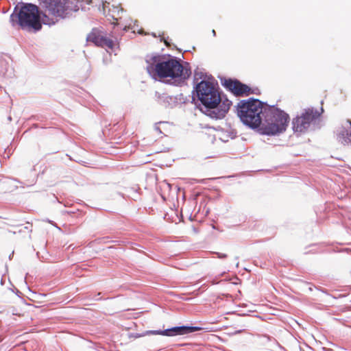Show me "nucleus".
<instances>
[{"instance_id": "obj_1", "label": "nucleus", "mask_w": 351, "mask_h": 351, "mask_svg": "<svg viewBox=\"0 0 351 351\" xmlns=\"http://www.w3.org/2000/svg\"><path fill=\"white\" fill-rule=\"evenodd\" d=\"M146 69L150 75H156L160 78L171 79L179 78L180 80L188 79L191 74V69L174 58H169L167 60H160L159 56L148 57Z\"/></svg>"}, {"instance_id": "obj_2", "label": "nucleus", "mask_w": 351, "mask_h": 351, "mask_svg": "<svg viewBox=\"0 0 351 351\" xmlns=\"http://www.w3.org/2000/svg\"><path fill=\"white\" fill-rule=\"evenodd\" d=\"M44 10V23L51 25L79 10V0H38Z\"/></svg>"}, {"instance_id": "obj_3", "label": "nucleus", "mask_w": 351, "mask_h": 351, "mask_svg": "<svg viewBox=\"0 0 351 351\" xmlns=\"http://www.w3.org/2000/svg\"><path fill=\"white\" fill-rule=\"evenodd\" d=\"M237 114L245 124L252 128L259 127L264 114L263 104L258 99L242 100L237 105Z\"/></svg>"}, {"instance_id": "obj_4", "label": "nucleus", "mask_w": 351, "mask_h": 351, "mask_svg": "<svg viewBox=\"0 0 351 351\" xmlns=\"http://www.w3.org/2000/svg\"><path fill=\"white\" fill-rule=\"evenodd\" d=\"M17 19V24L22 29L36 32L42 29L38 7L34 4H25L19 10L17 14L12 15V19Z\"/></svg>"}, {"instance_id": "obj_5", "label": "nucleus", "mask_w": 351, "mask_h": 351, "mask_svg": "<svg viewBox=\"0 0 351 351\" xmlns=\"http://www.w3.org/2000/svg\"><path fill=\"white\" fill-rule=\"evenodd\" d=\"M289 122L288 114L278 108L270 109L266 115L265 122L262 124L263 134L274 135L284 132Z\"/></svg>"}, {"instance_id": "obj_6", "label": "nucleus", "mask_w": 351, "mask_h": 351, "mask_svg": "<svg viewBox=\"0 0 351 351\" xmlns=\"http://www.w3.org/2000/svg\"><path fill=\"white\" fill-rule=\"evenodd\" d=\"M199 99L208 108H215L221 101L220 95L213 83L202 81L196 86Z\"/></svg>"}, {"instance_id": "obj_7", "label": "nucleus", "mask_w": 351, "mask_h": 351, "mask_svg": "<svg viewBox=\"0 0 351 351\" xmlns=\"http://www.w3.org/2000/svg\"><path fill=\"white\" fill-rule=\"evenodd\" d=\"M319 117L317 110L313 108H308L301 115L293 119V130L295 132L302 133L306 132L311 124Z\"/></svg>"}, {"instance_id": "obj_8", "label": "nucleus", "mask_w": 351, "mask_h": 351, "mask_svg": "<svg viewBox=\"0 0 351 351\" xmlns=\"http://www.w3.org/2000/svg\"><path fill=\"white\" fill-rule=\"evenodd\" d=\"M86 39L98 47L108 49H112L114 47L113 41L108 38L104 32L97 28L93 29Z\"/></svg>"}, {"instance_id": "obj_9", "label": "nucleus", "mask_w": 351, "mask_h": 351, "mask_svg": "<svg viewBox=\"0 0 351 351\" xmlns=\"http://www.w3.org/2000/svg\"><path fill=\"white\" fill-rule=\"evenodd\" d=\"M104 12L108 20L113 25L119 23L122 19L123 9L120 4H114L110 1H106L103 4Z\"/></svg>"}, {"instance_id": "obj_10", "label": "nucleus", "mask_w": 351, "mask_h": 351, "mask_svg": "<svg viewBox=\"0 0 351 351\" xmlns=\"http://www.w3.org/2000/svg\"><path fill=\"white\" fill-rule=\"evenodd\" d=\"M203 328L198 326H176L165 330H152L149 332L153 335H162L165 336L182 335L203 330Z\"/></svg>"}, {"instance_id": "obj_11", "label": "nucleus", "mask_w": 351, "mask_h": 351, "mask_svg": "<svg viewBox=\"0 0 351 351\" xmlns=\"http://www.w3.org/2000/svg\"><path fill=\"white\" fill-rule=\"evenodd\" d=\"M224 85L237 96H248L254 93L250 87L238 80H227L225 81Z\"/></svg>"}, {"instance_id": "obj_12", "label": "nucleus", "mask_w": 351, "mask_h": 351, "mask_svg": "<svg viewBox=\"0 0 351 351\" xmlns=\"http://www.w3.org/2000/svg\"><path fill=\"white\" fill-rule=\"evenodd\" d=\"M338 140L343 145H351V120H346L341 128L337 131Z\"/></svg>"}, {"instance_id": "obj_13", "label": "nucleus", "mask_w": 351, "mask_h": 351, "mask_svg": "<svg viewBox=\"0 0 351 351\" xmlns=\"http://www.w3.org/2000/svg\"><path fill=\"white\" fill-rule=\"evenodd\" d=\"M218 105H219V109L218 110V112L216 113V114L213 117L222 118L226 115V114L229 110L230 107L232 105V102L228 99H225L223 101L221 99Z\"/></svg>"}, {"instance_id": "obj_14", "label": "nucleus", "mask_w": 351, "mask_h": 351, "mask_svg": "<svg viewBox=\"0 0 351 351\" xmlns=\"http://www.w3.org/2000/svg\"><path fill=\"white\" fill-rule=\"evenodd\" d=\"M160 188L165 191L169 193L171 190V185L166 181H163L160 183Z\"/></svg>"}, {"instance_id": "obj_15", "label": "nucleus", "mask_w": 351, "mask_h": 351, "mask_svg": "<svg viewBox=\"0 0 351 351\" xmlns=\"http://www.w3.org/2000/svg\"><path fill=\"white\" fill-rule=\"evenodd\" d=\"M12 313L13 315H18L19 317H21V316H23L24 315V313H20L19 311H16L15 310H13L12 311Z\"/></svg>"}, {"instance_id": "obj_16", "label": "nucleus", "mask_w": 351, "mask_h": 351, "mask_svg": "<svg viewBox=\"0 0 351 351\" xmlns=\"http://www.w3.org/2000/svg\"><path fill=\"white\" fill-rule=\"evenodd\" d=\"M157 125H158V124H156V125H155V130H157V131H158L160 133H161L162 132L160 131V130L159 127H158Z\"/></svg>"}]
</instances>
